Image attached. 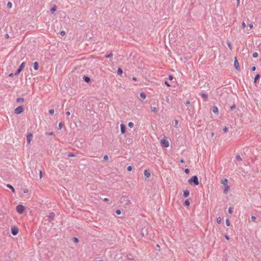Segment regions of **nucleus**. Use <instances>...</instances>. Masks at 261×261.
Wrapping results in <instances>:
<instances>
[{"label":"nucleus","mask_w":261,"mask_h":261,"mask_svg":"<svg viewBox=\"0 0 261 261\" xmlns=\"http://www.w3.org/2000/svg\"><path fill=\"white\" fill-rule=\"evenodd\" d=\"M188 182L191 185L198 186L199 184L198 177L196 175L193 176L188 180Z\"/></svg>","instance_id":"obj_1"},{"label":"nucleus","mask_w":261,"mask_h":261,"mask_svg":"<svg viewBox=\"0 0 261 261\" xmlns=\"http://www.w3.org/2000/svg\"><path fill=\"white\" fill-rule=\"evenodd\" d=\"M25 207L22 205H21V204H19L16 207V212L19 214H22L23 213V212H24V210H25Z\"/></svg>","instance_id":"obj_2"},{"label":"nucleus","mask_w":261,"mask_h":261,"mask_svg":"<svg viewBox=\"0 0 261 261\" xmlns=\"http://www.w3.org/2000/svg\"><path fill=\"white\" fill-rule=\"evenodd\" d=\"M24 110V109L23 106H20L15 109L14 113L16 114H21V113H22L23 112Z\"/></svg>","instance_id":"obj_3"},{"label":"nucleus","mask_w":261,"mask_h":261,"mask_svg":"<svg viewBox=\"0 0 261 261\" xmlns=\"http://www.w3.org/2000/svg\"><path fill=\"white\" fill-rule=\"evenodd\" d=\"M25 64V62H22L20 65L19 68L17 69V70H16V71L15 73V75L17 76L20 73V72L22 71V70L24 67Z\"/></svg>","instance_id":"obj_4"},{"label":"nucleus","mask_w":261,"mask_h":261,"mask_svg":"<svg viewBox=\"0 0 261 261\" xmlns=\"http://www.w3.org/2000/svg\"><path fill=\"white\" fill-rule=\"evenodd\" d=\"M161 144L162 146L164 147H168L169 146V141L165 139H163L161 141Z\"/></svg>","instance_id":"obj_5"},{"label":"nucleus","mask_w":261,"mask_h":261,"mask_svg":"<svg viewBox=\"0 0 261 261\" xmlns=\"http://www.w3.org/2000/svg\"><path fill=\"white\" fill-rule=\"evenodd\" d=\"M18 231H19V229L17 227L13 226L11 228V233L13 236H16V234H17V233H18Z\"/></svg>","instance_id":"obj_6"},{"label":"nucleus","mask_w":261,"mask_h":261,"mask_svg":"<svg viewBox=\"0 0 261 261\" xmlns=\"http://www.w3.org/2000/svg\"><path fill=\"white\" fill-rule=\"evenodd\" d=\"M234 67H235L237 71H240V66H239V64L238 61H237V59L236 57L235 58V60H234Z\"/></svg>","instance_id":"obj_7"},{"label":"nucleus","mask_w":261,"mask_h":261,"mask_svg":"<svg viewBox=\"0 0 261 261\" xmlns=\"http://www.w3.org/2000/svg\"><path fill=\"white\" fill-rule=\"evenodd\" d=\"M55 216V214L54 212L50 213L49 216H48L47 220L49 222H50L51 221H52L54 219Z\"/></svg>","instance_id":"obj_8"},{"label":"nucleus","mask_w":261,"mask_h":261,"mask_svg":"<svg viewBox=\"0 0 261 261\" xmlns=\"http://www.w3.org/2000/svg\"><path fill=\"white\" fill-rule=\"evenodd\" d=\"M33 135L31 133H29L27 136V141L28 143L29 144L33 139Z\"/></svg>","instance_id":"obj_9"},{"label":"nucleus","mask_w":261,"mask_h":261,"mask_svg":"<svg viewBox=\"0 0 261 261\" xmlns=\"http://www.w3.org/2000/svg\"><path fill=\"white\" fill-rule=\"evenodd\" d=\"M120 130L122 134H124L126 132V126L123 123L120 124Z\"/></svg>","instance_id":"obj_10"},{"label":"nucleus","mask_w":261,"mask_h":261,"mask_svg":"<svg viewBox=\"0 0 261 261\" xmlns=\"http://www.w3.org/2000/svg\"><path fill=\"white\" fill-rule=\"evenodd\" d=\"M83 79L84 81L87 83H90L91 81L90 77L87 75H84L83 77Z\"/></svg>","instance_id":"obj_11"},{"label":"nucleus","mask_w":261,"mask_h":261,"mask_svg":"<svg viewBox=\"0 0 261 261\" xmlns=\"http://www.w3.org/2000/svg\"><path fill=\"white\" fill-rule=\"evenodd\" d=\"M212 111L214 114H215L216 115H218L219 113L218 108L216 106L213 107Z\"/></svg>","instance_id":"obj_12"},{"label":"nucleus","mask_w":261,"mask_h":261,"mask_svg":"<svg viewBox=\"0 0 261 261\" xmlns=\"http://www.w3.org/2000/svg\"><path fill=\"white\" fill-rule=\"evenodd\" d=\"M190 192L188 190H185L183 191V196L184 197H187L189 196Z\"/></svg>","instance_id":"obj_13"},{"label":"nucleus","mask_w":261,"mask_h":261,"mask_svg":"<svg viewBox=\"0 0 261 261\" xmlns=\"http://www.w3.org/2000/svg\"><path fill=\"white\" fill-rule=\"evenodd\" d=\"M57 6L56 5H54V6L50 9V12L51 14H54L57 10Z\"/></svg>","instance_id":"obj_14"},{"label":"nucleus","mask_w":261,"mask_h":261,"mask_svg":"<svg viewBox=\"0 0 261 261\" xmlns=\"http://www.w3.org/2000/svg\"><path fill=\"white\" fill-rule=\"evenodd\" d=\"M144 174L145 177H146V178H148L150 176V173L147 170H145V171L144 172Z\"/></svg>","instance_id":"obj_15"},{"label":"nucleus","mask_w":261,"mask_h":261,"mask_svg":"<svg viewBox=\"0 0 261 261\" xmlns=\"http://www.w3.org/2000/svg\"><path fill=\"white\" fill-rule=\"evenodd\" d=\"M33 68L34 70H37L39 68V64L37 62H35L33 63Z\"/></svg>","instance_id":"obj_16"},{"label":"nucleus","mask_w":261,"mask_h":261,"mask_svg":"<svg viewBox=\"0 0 261 261\" xmlns=\"http://www.w3.org/2000/svg\"><path fill=\"white\" fill-rule=\"evenodd\" d=\"M200 95L204 99L205 101H206V99L208 98L207 94H206L205 93H201Z\"/></svg>","instance_id":"obj_17"},{"label":"nucleus","mask_w":261,"mask_h":261,"mask_svg":"<svg viewBox=\"0 0 261 261\" xmlns=\"http://www.w3.org/2000/svg\"><path fill=\"white\" fill-rule=\"evenodd\" d=\"M260 77V75H259V74L257 73L254 79V83H256L257 82V81L258 80Z\"/></svg>","instance_id":"obj_18"},{"label":"nucleus","mask_w":261,"mask_h":261,"mask_svg":"<svg viewBox=\"0 0 261 261\" xmlns=\"http://www.w3.org/2000/svg\"><path fill=\"white\" fill-rule=\"evenodd\" d=\"M6 187L8 188H9L10 189H11L12 190V192L13 193H14L15 192V190H14V188H13V187L10 185V184H7L6 185Z\"/></svg>","instance_id":"obj_19"},{"label":"nucleus","mask_w":261,"mask_h":261,"mask_svg":"<svg viewBox=\"0 0 261 261\" xmlns=\"http://www.w3.org/2000/svg\"><path fill=\"white\" fill-rule=\"evenodd\" d=\"M228 180L226 178H224L221 180V184L224 185V186L228 185H227Z\"/></svg>","instance_id":"obj_20"},{"label":"nucleus","mask_w":261,"mask_h":261,"mask_svg":"<svg viewBox=\"0 0 261 261\" xmlns=\"http://www.w3.org/2000/svg\"><path fill=\"white\" fill-rule=\"evenodd\" d=\"M123 73V70L121 68L119 67L117 70V74L119 75H121Z\"/></svg>","instance_id":"obj_21"},{"label":"nucleus","mask_w":261,"mask_h":261,"mask_svg":"<svg viewBox=\"0 0 261 261\" xmlns=\"http://www.w3.org/2000/svg\"><path fill=\"white\" fill-rule=\"evenodd\" d=\"M190 202L188 199H186L184 203V205L186 206H188L190 205Z\"/></svg>","instance_id":"obj_22"},{"label":"nucleus","mask_w":261,"mask_h":261,"mask_svg":"<svg viewBox=\"0 0 261 261\" xmlns=\"http://www.w3.org/2000/svg\"><path fill=\"white\" fill-rule=\"evenodd\" d=\"M140 96L141 98H143V99H145L146 97V95L144 92H141L140 94Z\"/></svg>","instance_id":"obj_23"},{"label":"nucleus","mask_w":261,"mask_h":261,"mask_svg":"<svg viewBox=\"0 0 261 261\" xmlns=\"http://www.w3.org/2000/svg\"><path fill=\"white\" fill-rule=\"evenodd\" d=\"M24 101V98L22 97H19L16 99V102L18 103L22 102Z\"/></svg>","instance_id":"obj_24"},{"label":"nucleus","mask_w":261,"mask_h":261,"mask_svg":"<svg viewBox=\"0 0 261 261\" xmlns=\"http://www.w3.org/2000/svg\"><path fill=\"white\" fill-rule=\"evenodd\" d=\"M229 189V187L228 185L225 186V189L224 190V193L225 194H227V191H228Z\"/></svg>","instance_id":"obj_25"},{"label":"nucleus","mask_w":261,"mask_h":261,"mask_svg":"<svg viewBox=\"0 0 261 261\" xmlns=\"http://www.w3.org/2000/svg\"><path fill=\"white\" fill-rule=\"evenodd\" d=\"M12 7V4L11 2H9L8 3H7V7L9 8V9H10Z\"/></svg>","instance_id":"obj_26"},{"label":"nucleus","mask_w":261,"mask_h":261,"mask_svg":"<svg viewBox=\"0 0 261 261\" xmlns=\"http://www.w3.org/2000/svg\"><path fill=\"white\" fill-rule=\"evenodd\" d=\"M68 157H74L76 156V154L73 153H69L67 154Z\"/></svg>","instance_id":"obj_27"},{"label":"nucleus","mask_w":261,"mask_h":261,"mask_svg":"<svg viewBox=\"0 0 261 261\" xmlns=\"http://www.w3.org/2000/svg\"><path fill=\"white\" fill-rule=\"evenodd\" d=\"M258 53L257 52H254L253 53L252 56L254 58H256L258 57Z\"/></svg>","instance_id":"obj_28"},{"label":"nucleus","mask_w":261,"mask_h":261,"mask_svg":"<svg viewBox=\"0 0 261 261\" xmlns=\"http://www.w3.org/2000/svg\"><path fill=\"white\" fill-rule=\"evenodd\" d=\"M222 219L220 217H219L217 218V222L218 224H220L221 223Z\"/></svg>","instance_id":"obj_29"},{"label":"nucleus","mask_w":261,"mask_h":261,"mask_svg":"<svg viewBox=\"0 0 261 261\" xmlns=\"http://www.w3.org/2000/svg\"><path fill=\"white\" fill-rule=\"evenodd\" d=\"M113 56V54L112 53H110L109 54L106 56V58H110L112 57Z\"/></svg>","instance_id":"obj_30"},{"label":"nucleus","mask_w":261,"mask_h":261,"mask_svg":"<svg viewBox=\"0 0 261 261\" xmlns=\"http://www.w3.org/2000/svg\"><path fill=\"white\" fill-rule=\"evenodd\" d=\"M233 212L232 208V207H229L228 210V213L229 214H232Z\"/></svg>","instance_id":"obj_31"},{"label":"nucleus","mask_w":261,"mask_h":261,"mask_svg":"<svg viewBox=\"0 0 261 261\" xmlns=\"http://www.w3.org/2000/svg\"><path fill=\"white\" fill-rule=\"evenodd\" d=\"M236 158L238 161H242V158H241V156L239 154H237L236 155Z\"/></svg>","instance_id":"obj_32"},{"label":"nucleus","mask_w":261,"mask_h":261,"mask_svg":"<svg viewBox=\"0 0 261 261\" xmlns=\"http://www.w3.org/2000/svg\"><path fill=\"white\" fill-rule=\"evenodd\" d=\"M134 123H133V122H129L128 123V126L129 127H130V128L133 127L134 126Z\"/></svg>","instance_id":"obj_33"},{"label":"nucleus","mask_w":261,"mask_h":261,"mask_svg":"<svg viewBox=\"0 0 261 261\" xmlns=\"http://www.w3.org/2000/svg\"><path fill=\"white\" fill-rule=\"evenodd\" d=\"M49 113L50 114V115H53L55 113V111L54 109H50L49 110Z\"/></svg>","instance_id":"obj_34"},{"label":"nucleus","mask_w":261,"mask_h":261,"mask_svg":"<svg viewBox=\"0 0 261 261\" xmlns=\"http://www.w3.org/2000/svg\"><path fill=\"white\" fill-rule=\"evenodd\" d=\"M226 224L227 226H229L230 225V221L228 219H226L225 221Z\"/></svg>","instance_id":"obj_35"},{"label":"nucleus","mask_w":261,"mask_h":261,"mask_svg":"<svg viewBox=\"0 0 261 261\" xmlns=\"http://www.w3.org/2000/svg\"><path fill=\"white\" fill-rule=\"evenodd\" d=\"M73 241L75 243H78L79 242V240L78 238H77L76 237H73Z\"/></svg>","instance_id":"obj_36"},{"label":"nucleus","mask_w":261,"mask_h":261,"mask_svg":"<svg viewBox=\"0 0 261 261\" xmlns=\"http://www.w3.org/2000/svg\"><path fill=\"white\" fill-rule=\"evenodd\" d=\"M236 105H235V104H233L232 106H231V107H230V110L231 111H232V110H233L234 109H236Z\"/></svg>","instance_id":"obj_37"},{"label":"nucleus","mask_w":261,"mask_h":261,"mask_svg":"<svg viewBox=\"0 0 261 261\" xmlns=\"http://www.w3.org/2000/svg\"><path fill=\"white\" fill-rule=\"evenodd\" d=\"M63 123L62 122L59 123V128H58L59 129H61L63 127Z\"/></svg>","instance_id":"obj_38"},{"label":"nucleus","mask_w":261,"mask_h":261,"mask_svg":"<svg viewBox=\"0 0 261 261\" xmlns=\"http://www.w3.org/2000/svg\"><path fill=\"white\" fill-rule=\"evenodd\" d=\"M54 134V133L53 132H46L45 133V135L46 136H51V135H53Z\"/></svg>","instance_id":"obj_39"},{"label":"nucleus","mask_w":261,"mask_h":261,"mask_svg":"<svg viewBox=\"0 0 261 261\" xmlns=\"http://www.w3.org/2000/svg\"><path fill=\"white\" fill-rule=\"evenodd\" d=\"M152 111L153 113H156L157 112L158 110L155 107H153V108H152Z\"/></svg>","instance_id":"obj_40"},{"label":"nucleus","mask_w":261,"mask_h":261,"mask_svg":"<svg viewBox=\"0 0 261 261\" xmlns=\"http://www.w3.org/2000/svg\"><path fill=\"white\" fill-rule=\"evenodd\" d=\"M108 159H109V157H108V156L107 155H104V156H103V160L105 161H107V160H108Z\"/></svg>","instance_id":"obj_41"},{"label":"nucleus","mask_w":261,"mask_h":261,"mask_svg":"<svg viewBox=\"0 0 261 261\" xmlns=\"http://www.w3.org/2000/svg\"><path fill=\"white\" fill-rule=\"evenodd\" d=\"M223 131L224 132V133H226L228 132V128L226 127V126H225L223 128Z\"/></svg>","instance_id":"obj_42"},{"label":"nucleus","mask_w":261,"mask_h":261,"mask_svg":"<svg viewBox=\"0 0 261 261\" xmlns=\"http://www.w3.org/2000/svg\"><path fill=\"white\" fill-rule=\"evenodd\" d=\"M116 213L117 215H120L121 213V211L120 210H117L116 211Z\"/></svg>","instance_id":"obj_43"},{"label":"nucleus","mask_w":261,"mask_h":261,"mask_svg":"<svg viewBox=\"0 0 261 261\" xmlns=\"http://www.w3.org/2000/svg\"><path fill=\"white\" fill-rule=\"evenodd\" d=\"M185 172L187 174H189V173H190V170H189V169H188V168H186V169L185 170Z\"/></svg>","instance_id":"obj_44"},{"label":"nucleus","mask_w":261,"mask_h":261,"mask_svg":"<svg viewBox=\"0 0 261 261\" xmlns=\"http://www.w3.org/2000/svg\"><path fill=\"white\" fill-rule=\"evenodd\" d=\"M127 170L128 171H132V167L131 166H127Z\"/></svg>","instance_id":"obj_45"},{"label":"nucleus","mask_w":261,"mask_h":261,"mask_svg":"<svg viewBox=\"0 0 261 261\" xmlns=\"http://www.w3.org/2000/svg\"><path fill=\"white\" fill-rule=\"evenodd\" d=\"M227 45H228V47L229 48V49H231L232 47H231V43H230V42H227Z\"/></svg>","instance_id":"obj_46"},{"label":"nucleus","mask_w":261,"mask_h":261,"mask_svg":"<svg viewBox=\"0 0 261 261\" xmlns=\"http://www.w3.org/2000/svg\"><path fill=\"white\" fill-rule=\"evenodd\" d=\"M60 35L62 36H64L65 35V32L64 31H61Z\"/></svg>","instance_id":"obj_47"},{"label":"nucleus","mask_w":261,"mask_h":261,"mask_svg":"<svg viewBox=\"0 0 261 261\" xmlns=\"http://www.w3.org/2000/svg\"><path fill=\"white\" fill-rule=\"evenodd\" d=\"M164 83L168 87H170L171 86L170 84L167 81H165Z\"/></svg>","instance_id":"obj_48"},{"label":"nucleus","mask_w":261,"mask_h":261,"mask_svg":"<svg viewBox=\"0 0 261 261\" xmlns=\"http://www.w3.org/2000/svg\"><path fill=\"white\" fill-rule=\"evenodd\" d=\"M251 219L252 221H254L256 219V217H255V216H252L251 217Z\"/></svg>","instance_id":"obj_49"},{"label":"nucleus","mask_w":261,"mask_h":261,"mask_svg":"<svg viewBox=\"0 0 261 261\" xmlns=\"http://www.w3.org/2000/svg\"><path fill=\"white\" fill-rule=\"evenodd\" d=\"M168 79L169 80H172L173 79V76L172 75H169L168 76Z\"/></svg>","instance_id":"obj_50"},{"label":"nucleus","mask_w":261,"mask_h":261,"mask_svg":"<svg viewBox=\"0 0 261 261\" xmlns=\"http://www.w3.org/2000/svg\"><path fill=\"white\" fill-rule=\"evenodd\" d=\"M23 192L24 193H28L29 192V190L27 189H24L23 190Z\"/></svg>","instance_id":"obj_51"},{"label":"nucleus","mask_w":261,"mask_h":261,"mask_svg":"<svg viewBox=\"0 0 261 261\" xmlns=\"http://www.w3.org/2000/svg\"><path fill=\"white\" fill-rule=\"evenodd\" d=\"M246 25L245 22H243L242 24V28L244 29L246 27Z\"/></svg>","instance_id":"obj_52"},{"label":"nucleus","mask_w":261,"mask_h":261,"mask_svg":"<svg viewBox=\"0 0 261 261\" xmlns=\"http://www.w3.org/2000/svg\"><path fill=\"white\" fill-rule=\"evenodd\" d=\"M224 237L227 240H229V237H228V236H227V234H225L224 235Z\"/></svg>","instance_id":"obj_53"},{"label":"nucleus","mask_w":261,"mask_h":261,"mask_svg":"<svg viewBox=\"0 0 261 261\" xmlns=\"http://www.w3.org/2000/svg\"><path fill=\"white\" fill-rule=\"evenodd\" d=\"M256 70V67L255 66H253L252 68H251V70L254 71Z\"/></svg>","instance_id":"obj_54"},{"label":"nucleus","mask_w":261,"mask_h":261,"mask_svg":"<svg viewBox=\"0 0 261 261\" xmlns=\"http://www.w3.org/2000/svg\"><path fill=\"white\" fill-rule=\"evenodd\" d=\"M253 24L252 23L249 24V27L250 29H252L253 28Z\"/></svg>","instance_id":"obj_55"},{"label":"nucleus","mask_w":261,"mask_h":261,"mask_svg":"<svg viewBox=\"0 0 261 261\" xmlns=\"http://www.w3.org/2000/svg\"><path fill=\"white\" fill-rule=\"evenodd\" d=\"M190 101L189 100H187V101H186V102H185V104H186V105H190Z\"/></svg>","instance_id":"obj_56"},{"label":"nucleus","mask_w":261,"mask_h":261,"mask_svg":"<svg viewBox=\"0 0 261 261\" xmlns=\"http://www.w3.org/2000/svg\"><path fill=\"white\" fill-rule=\"evenodd\" d=\"M14 75H15V73H10L9 75V77H13L14 76Z\"/></svg>","instance_id":"obj_57"},{"label":"nucleus","mask_w":261,"mask_h":261,"mask_svg":"<svg viewBox=\"0 0 261 261\" xmlns=\"http://www.w3.org/2000/svg\"><path fill=\"white\" fill-rule=\"evenodd\" d=\"M40 175V178H41L42 176V172L41 170H40V175Z\"/></svg>","instance_id":"obj_58"},{"label":"nucleus","mask_w":261,"mask_h":261,"mask_svg":"<svg viewBox=\"0 0 261 261\" xmlns=\"http://www.w3.org/2000/svg\"><path fill=\"white\" fill-rule=\"evenodd\" d=\"M103 201H105V202H108L109 201V199L107 198H106L103 199Z\"/></svg>","instance_id":"obj_59"},{"label":"nucleus","mask_w":261,"mask_h":261,"mask_svg":"<svg viewBox=\"0 0 261 261\" xmlns=\"http://www.w3.org/2000/svg\"><path fill=\"white\" fill-rule=\"evenodd\" d=\"M178 123V121L176 120L175 121V126H177V125Z\"/></svg>","instance_id":"obj_60"},{"label":"nucleus","mask_w":261,"mask_h":261,"mask_svg":"<svg viewBox=\"0 0 261 261\" xmlns=\"http://www.w3.org/2000/svg\"><path fill=\"white\" fill-rule=\"evenodd\" d=\"M66 114L67 116H69L70 115V112L69 111H67Z\"/></svg>","instance_id":"obj_61"},{"label":"nucleus","mask_w":261,"mask_h":261,"mask_svg":"<svg viewBox=\"0 0 261 261\" xmlns=\"http://www.w3.org/2000/svg\"><path fill=\"white\" fill-rule=\"evenodd\" d=\"M132 80L134 81H136L137 80V78L136 77H133L132 78Z\"/></svg>","instance_id":"obj_62"},{"label":"nucleus","mask_w":261,"mask_h":261,"mask_svg":"<svg viewBox=\"0 0 261 261\" xmlns=\"http://www.w3.org/2000/svg\"><path fill=\"white\" fill-rule=\"evenodd\" d=\"M179 162H180V163H184V162H185V161H184V159H180V160H179Z\"/></svg>","instance_id":"obj_63"},{"label":"nucleus","mask_w":261,"mask_h":261,"mask_svg":"<svg viewBox=\"0 0 261 261\" xmlns=\"http://www.w3.org/2000/svg\"><path fill=\"white\" fill-rule=\"evenodd\" d=\"M240 0H237V6H239L240 5Z\"/></svg>","instance_id":"obj_64"}]
</instances>
